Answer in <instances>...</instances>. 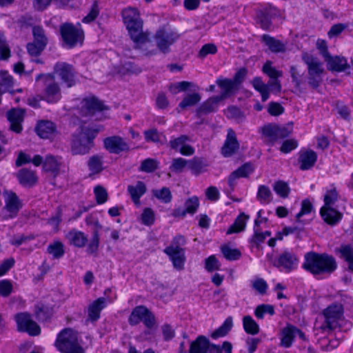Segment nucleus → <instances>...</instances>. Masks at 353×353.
<instances>
[{"mask_svg": "<svg viewBox=\"0 0 353 353\" xmlns=\"http://www.w3.org/2000/svg\"><path fill=\"white\" fill-rule=\"evenodd\" d=\"M335 259L327 254L310 252L305 255L303 268L314 275L330 274L336 269Z\"/></svg>", "mask_w": 353, "mask_h": 353, "instance_id": "1", "label": "nucleus"}, {"mask_svg": "<svg viewBox=\"0 0 353 353\" xmlns=\"http://www.w3.org/2000/svg\"><path fill=\"white\" fill-rule=\"evenodd\" d=\"M97 133V130L80 125L77 132L72 135L71 152L72 154H88L94 146L93 140Z\"/></svg>", "mask_w": 353, "mask_h": 353, "instance_id": "2", "label": "nucleus"}, {"mask_svg": "<svg viewBox=\"0 0 353 353\" xmlns=\"http://www.w3.org/2000/svg\"><path fill=\"white\" fill-rule=\"evenodd\" d=\"M186 243L185 237L182 235H177L171 241L169 246L166 247L164 252L169 256L174 268L176 270L184 269L186 257L183 246Z\"/></svg>", "mask_w": 353, "mask_h": 353, "instance_id": "3", "label": "nucleus"}, {"mask_svg": "<svg viewBox=\"0 0 353 353\" xmlns=\"http://www.w3.org/2000/svg\"><path fill=\"white\" fill-rule=\"evenodd\" d=\"M302 60L307 66V83L313 89L318 88L322 83V75L324 73L323 63L317 57L304 52L302 53Z\"/></svg>", "mask_w": 353, "mask_h": 353, "instance_id": "4", "label": "nucleus"}, {"mask_svg": "<svg viewBox=\"0 0 353 353\" xmlns=\"http://www.w3.org/2000/svg\"><path fill=\"white\" fill-rule=\"evenodd\" d=\"M58 350L63 353H84L80 345L78 334L72 329L63 330L58 336L55 343Z\"/></svg>", "mask_w": 353, "mask_h": 353, "instance_id": "5", "label": "nucleus"}, {"mask_svg": "<svg viewBox=\"0 0 353 353\" xmlns=\"http://www.w3.org/2000/svg\"><path fill=\"white\" fill-rule=\"evenodd\" d=\"M37 81H42L44 87L43 96L44 101L48 103H56L61 99V88L56 81L54 74H39L36 77Z\"/></svg>", "mask_w": 353, "mask_h": 353, "instance_id": "6", "label": "nucleus"}, {"mask_svg": "<svg viewBox=\"0 0 353 353\" xmlns=\"http://www.w3.org/2000/svg\"><path fill=\"white\" fill-rule=\"evenodd\" d=\"M260 132L268 142L274 144L278 140L290 136L292 132V124L279 125L274 123H269L263 126L260 129Z\"/></svg>", "mask_w": 353, "mask_h": 353, "instance_id": "7", "label": "nucleus"}, {"mask_svg": "<svg viewBox=\"0 0 353 353\" xmlns=\"http://www.w3.org/2000/svg\"><path fill=\"white\" fill-rule=\"evenodd\" d=\"M128 322L132 326L143 322L148 330H152L157 325L155 316L144 305L137 306L132 310L129 316Z\"/></svg>", "mask_w": 353, "mask_h": 353, "instance_id": "8", "label": "nucleus"}, {"mask_svg": "<svg viewBox=\"0 0 353 353\" xmlns=\"http://www.w3.org/2000/svg\"><path fill=\"white\" fill-rule=\"evenodd\" d=\"M123 22L126 26L130 37L143 32V21L137 8L129 7L122 11Z\"/></svg>", "mask_w": 353, "mask_h": 353, "instance_id": "9", "label": "nucleus"}, {"mask_svg": "<svg viewBox=\"0 0 353 353\" xmlns=\"http://www.w3.org/2000/svg\"><path fill=\"white\" fill-rule=\"evenodd\" d=\"M180 37V34L172 30L159 29L154 35L157 46L160 52L168 54L170 52V46Z\"/></svg>", "mask_w": 353, "mask_h": 353, "instance_id": "10", "label": "nucleus"}, {"mask_svg": "<svg viewBox=\"0 0 353 353\" xmlns=\"http://www.w3.org/2000/svg\"><path fill=\"white\" fill-rule=\"evenodd\" d=\"M272 263L281 271L288 273L298 268L299 257L292 251L285 250L274 259Z\"/></svg>", "mask_w": 353, "mask_h": 353, "instance_id": "11", "label": "nucleus"}, {"mask_svg": "<svg viewBox=\"0 0 353 353\" xmlns=\"http://www.w3.org/2000/svg\"><path fill=\"white\" fill-rule=\"evenodd\" d=\"M343 310L341 304H332L323 311L325 321L321 326L322 330H332L339 325L338 321L343 316Z\"/></svg>", "mask_w": 353, "mask_h": 353, "instance_id": "12", "label": "nucleus"}, {"mask_svg": "<svg viewBox=\"0 0 353 353\" xmlns=\"http://www.w3.org/2000/svg\"><path fill=\"white\" fill-rule=\"evenodd\" d=\"M60 31L64 44L68 48H73L77 43L83 41V32L72 23H64L61 26Z\"/></svg>", "mask_w": 353, "mask_h": 353, "instance_id": "13", "label": "nucleus"}, {"mask_svg": "<svg viewBox=\"0 0 353 353\" xmlns=\"http://www.w3.org/2000/svg\"><path fill=\"white\" fill-rule=\"evenodd\" d=\"M58 75L68 88L74 86L76 83V72L72 65L65 62H58L54 66V74Z\"/></svg>", "mask_w": 353, "mask_h": 353, "instance_id": "14", "label": "nucleus"}, {"mask_svg": "<svg viewBox=\"0 0 353 353\" xmlns=\"http://www.w3.org/2000/svg\"><path fill=\"white\" fill-rule=\"evenodd\" d=\"M15 319L19 331L28 332L31 336H37L40 334V327L32 319L29 314L26 312L17 314Z\"/></svg>", "mask_w": 353, "mask_h": 353, "instance_id": "15", "label": "nucleus"}, {"mask_svg": "<svg viewBox=\"0 0 353 353\" xmlns=\"http://www.w3.org/2000/svg\"><path fill=\"white\" fill-rule=\"evenodd\" d=\"M147 32H143L131 39L134 43V48L139 50L143 55L151 57L157 54V50L154 48L152 42L150 41Z\"/></svg>", "mask_w": 353, "mask_h": 353, "instance_id": "16", "label": "nucleus"}, {"mask_svg": "<svg viewBox=\"0 0 353 353\" xmlns=\"http://www.w3.org/2000/svg\"><path fill=\"white\" fill-rule=\"evenodd\" d=\"M103 143L105 149L113 154H119L121 152L128 151L130 148L123 139L119 136L107 137L104 139Z\"/></svg>", "mask_w": 353, "mask_h": 353, "instance_id": "17", "label": "nucleus"}, {"mask_svg": "<svg viewBox=\"0 0 353 353\" xmlns=\"http://www.w3.org/2000/svg\"><path fill=\"white\" fill-rule=\"evenodd\" d=\"M25 110L21 108H12L7 112L8 120L10 123V129L20 133L22 131V122L24 119Z\"/></svg>", "mask_w": 353, "mask_h": 353, "instance_id": "18", "label": "nucleus"}, {"mask_svg": "<svg viewBox=\"0 0 353 353\" xmlns=\"http://www.w3.org/2000/svg\"><path fill=\"white\" fill-rule=\"evenodd\" d=\"M239 148L235 132L232 129L228 130L226 140L221 150L222 154L228 157L234 154Z\"/></svg>", "mask_w": 353, "mask_h": 353, "instance_id": "19", "label": "nucleus"}, {"mask_svg": "<svg viewBox=\"0 0 353 353\" xmlns=\"http://www.w3.org/2000/svg\"><path fill=\"white\" fill-rule=\"evenodd\" d=\"M35 131L41 138L50 139L56 134L57 127L50 121L41 120L37 123Z\"/></svg>", "mask_w": 353, "mask_h": 353, "instance_id": "20", "label": "nucleus"}, {"mask_svg": "<svg viewBox=\"0 0 353 353\" xmlns=\"http://www.w3.org/2000/svg\"><path fill=\"white\" fill-rule=\"evenodd\" d=\"M82 103V108L85 110V115H93L97 112L108 110V108L96 97L85 99Z\"/></svg>", "mask_w": 353, "mask_h": 353, "instance_id": "21", "label": "nucleus"}, {"mask_svg": "<svg viewBox=\"0 0 353 353\" xmlns=\"http://www.w3.org/2000/svg\"><path fill=\"white\" fill-rule=\"evenodd\" d=\"M212 345L208 338L201 335L191 343L189 353H210Z\"/></svg>", "mask_w": 353, "mask_h": 353, "instance_id": "22", "label": "nucleus"}, {"mask_svg": "<svg viewBox=\"0 0 353 353\" xmlns=\"http://www.w3.org/2000/svg\"><path fill=\"white\" fill-rule=\"evenodd\" d=\"M21 208V205L17 194L14 192L8 193L6 199L4 210L10 214L6 215V218L8 219L16 216Z\"/></svg>", "mask_w": 353, "mask_h": 353, "instance_id": "23", "label": "nucleus"}, {"mask_svg": "<svg viewBox=\"0 0 353 353\" xmlns=\"http://www.w3.org/2000/svg\"><path fill=\"white\" fill-rule=\"evenodd\" d=\"M317 160L316 153L312 150H302L299 153L300 169L306 170L312 168Z\"/></svg>", "mask_w": 353, "mask_h": 353, "instance_id": "24", "label": "nucleus"}, {"mask_svg": "<svg viewBox=\"0 0 353 353\" xmlns=\"http://www.w3.org/2000/svg\"><path fill=\"white\" fill-rule=\"evenodd\" d=\"M216 83L222 90L221 95L217 96L221 101L235 93L239 89L235 83L230 79L219 78Z\"/></svg>", "mask_w": 353, "mask_h": 353, "instance_id": "25", "label": "nucleus"}, {"mask_svg": "<svg viewBox=\"0 0 353 353\" xmlns=\"http://www.w3.org/2000/svg\"><path fill=\"white\" fill-rule=\"evenodd\" d=\"M325 61L327 63L328 70L332 71L344 72L350 68L346 59L343 57L330 55Z\"/></svg>", "mask_w": 353, "mask_h": 353, "instance_id": "26", "label": "nucleus"}, {"mask_svg": "<svg viewBox=\"0 0 353 353\" xmlns=\"http://www.w3.org/2000/svg\"><path fill=\"white\" fill-rule=\"evenodd\" d=\"M147 188L144 182L139 181L134 185L128 186V192L136 205H140V198L146 192Z\"/></svg>", "mask_w": 353, "mask_h": 353, "instance_id": "27", "label": "nucleus"}, {"mask_svg": "<svg viewBox=\"0 0 353 353\" xmlns=\"http://www.w3.org/2000/svg\"><path fill=\"white\" fill-rule=\"evenodd\" d=\"M320 214L324 221L330 225H334L342 218V214L332 207L323 206Z\"/></svg>", "mask_w": 353, "mask_h": 353, "instance_id": "28", "label": "nucleus"}, {"mask_svg": "<svg viewBox=\"0 0 353 353\" xmlns=\"http://www.w3.org/2000/svg\"><path fill=\"white\" fill-rule=\"evenodd\" d=\"M278 14V10L275 8H266L260 11L258 18L261 26L264 30H269L271 27V20Z\"/></svg>", "mask_w": 353, "mask_h": 353, "instance_id": "29", "label": "nucleus"}, {"mask_svg": "<svg viewBox=\"0 0 353 353\" xmlns=\"http://www.w3.org/2000/svg\"><path fill=\"white\" fill-rule=\"evenodd\" d=\"M221 101V100L217 96L209 98L197 108V117H201L204 114L216 112L218 108V104Z\"/></svg>", "mask_w": 353, "mask_h": 353, "instance_id": "30", "label": "nucleus"}, {"mask_svg": "<svg viewBox=\"0 0 353 353\" xmlns=\"http://www.w3.org/2000/svg\"><path fill=\"white\" fill-rule=\"evenodd\" d=\"M17 177L21 185L26 187H32L37 182V176L35 172L26 168L20 170Z\"/></svg>", "mask_w": 353, "mask_h": 353, "instance_id": "31", "label": "nucleus"}, {"mask_svg": "<svg viewBox=\"0 0 353 353\" xmlns=\"http://www.w3.org/2000/svg\"><path fill=\"white\" fill-rule=\"evenodd\" d=\"M254 171V167L251 163H245L235 171L232 172L229 176L228 183L233 188L235 185L236 179L241 177H247Z\"/></svg>", "mask_w": 353, "mask_h": 353, "instance_id": "32", "label": "nucleus"}, {"mask_svg": "<svg viewBox=\"0 0 353 353\" xmlns=\"http://www.w3.org/2000/svg\"><path fill=\"white\" fill-rule=\"evenodd\" d=\"M105 306V299L101 297L94 301L88 307V316L91 321H95L100 317L101 311Z\"/></svg>", "mask_w": 353, "mask_h": 353, "instance_id": "33", "label": "nucleus"}, {"mask_svg": "<svg viewBox=\"0 0 353 353\" xmlns=\"http://www.w3.org/2000/svg\"><path fill=\"white\" fill-rule=\"evenodd\" d=\"M67 239L70 244L77 248H83L88 242L87 236L81 231L71 230L67 234Z\"/></svg>", "mask_w": 353, "mask_h": 353, "instance_id": "34", "label": "nucleus"}, {"mask_svg": "<svg viewBox=\"0 0 353 353\" xmlns=\"http://www.w3.org/2000/svg\"><path fill=\"white\" fill-rule=\"evenodd\" d=\"M262 40L273 52H283L285 50V44L268 34H264Z\"/></svg>", "mask_w": 353, "mask_h": 353, "instance_id": "35", "label": "nucleus"}, {"mask_svg": "<svg viewBox=\"0 0 353 353\" xmlns=\"http://www.w3.org/2000/svg\"><path fill=\"white\" fill-rule=\"evenodd\" d=\"M207 166L208 164L203 159L194 157L192 159L189 160L188 168L190 170L193 174L199 175L205 171Z\"/></svg>", "mask_w": 353, "mask_h": 353, "instance_id": "36", "label": "nucleus"}, {"mask_svg": "<svg viewBox=\"0 0 353 353\" xmlns=\"http://www.w3.org/2000/svg\"><path fill=\"white\" fill-rule=\"evenodd\" d=\"M103 157L99 154L92 156L88 161V168L94 174H99L103 170Z\"/></svg>", "mask_w": 353, "mask_h": 353, "instance_id": "37", "label": "nucleus"}, {"mask_svg": "<svg viewBox=\"0 0 353 353\" xmlns=\"http://www.w3.org/2000/svg\"><path fill=\"white\" fill-rule=\"evenodd\" d=\"M249 216L244 213H241L235 220L234 223L229 228L227 231L228 234L238 233L244 230L246 221Z\"/></svg>", "mask_w": 353, "mask_h": 353, "instance_id": "38", "label": "nucleus"}, {"mask_svg": "<svg viewBox=\"0 0 353 353\" xmlns=\"http://www.w3.org/2000/svg\"><path fill=\"white\" fill-rule=\"evenodd\" d=\"M254 89L261 94L262 101H266L269 99L268 85L264 83L261 77H254L252 81Z\"/></svg>", "mask_w": 353, "mask_h": 353, "instance_id": "39", "label": "nucleus"}, {"mask_svg": "<svg viewBox=\"0 0 353 353\" xmlns=\"http://www.w3.org/2000/svg\"><path fill=\"white\" fill-rule=\"evenodd\" d=\"M256 199L261 203L268 204L272 201V193L269 187L265 185L259 186Z\"/></svg>", "mask_w": 353, "mask_h": 353, "instance_id": "40", "label": "nucleus"}, {"mask_svg": "<svg viewBox=\"0 0 353 353\" xmlns=\"http://www.w3.org/2000/svg\"><path fill=\"white\" fill-rule=\"evenodd\" d=\"M295 326L289 325L283 330L281 345L285 347L291 346L292 341L296 336L294 334Z\"/></svg>", "mask_w": 353, "mask_h": 353, "instance_id": "41", "label": "nucleus"}, {"mask_svg": "<svg viewBox=\"0 0 353 353\" xmlns=\"http://www.w3.org/2000/svg\"><path fill=\"white\" fill-rule=\"evenodd\" d=\"M245 331L250 334L255 335L259 332V326L250 316H245L243 319Z\"/></svg>", "mask_w": 353, "mask_h": 353, "instance_id": "42", "label": "nucleus"}, {"mask_svg": "<svg viewBox=\"0 0 353 353\" xmlns=\"http://www.w3.org/2000/svg\"><path fill=\"white\" fill-rule=\"evenodd\" d=\"M43 169L46 172H51L55 175L58 174L60 168V163L53 156H47L43 165Z\"/></svg>", "mask_w": 353, "mask_h": 353, "instance_id": "43", "label": "nucleus"}, {"mask_svg": "<svg viewBox=\"0 0 353 353\" xmlns=\"http://www.w3.org/2000/svg\"><path fill=\"white\" fill-rule=\"evenodd\" d=\"M32 34L34 41L41 44L42 46H46L48 43V37L43 28L39 26H35L32 28Z\"/></svg>", "mask_w": 353, "mask_h": 353, "instance_id": "44", "label": "nucleus"}, {"mask_svg": "<svg viewBox=\"0 0 353 353\" xmlns=\"http://www.w3.org/2000/svg\"><path fill=\"white\" fill-rule=\"evenodd\" d=\"M224 257L228 261H236L241 256V252L238 249H232L228 245H223L221 248Z\"/></svg>", "mask_w": 353, "mask_h": 353, "instance_id": "45", "label": "nucleus"}, {"mask_svg": "<svg viewBox=\"0 0 353 353\" xmlns=\"http://www.w3.org/2000/svg\"><path fill=\"white\" fill-rule=\"evenodd\" d=\"M232 327V319L228 317L225 319L223 325L216 330L211 335L213 339L225 336Z\"/></svg>", "mask_w": 353, "mask_h": 353, "instance_id": "46", "label": "nucleus"}, {"mask_svg": "<svg viewBox=\"0 0 353 353\" xmlns=\"http://www.w3.org/2000/svg\"><path fill=\"white\" fill-rule=\"evenodd\" d=\"M152 194L165 203H170L172 199L171 192L167 187H163L161 190H153Z\"/></svg>", "mask_w": 353, "mask_h": 353, "instance_id": "47", "label": "nucleus"}, {"mask_svg": "<svg viewBox=\"0 0 353 353\" xmlns=\"http://www.w3.org/2000/svg\"><path fill=\"white\" fill-rule=\"evenodd\" d=\"M48 252L55 259H59L64 254L63 245L59 241L54 242L48 247Z\"/></svg>", "mask_w": 353, "mask_h": 353, "instance_id": "48", "label": "nucleus"}, {"mask_svg": "<svg viewBox=\"0 0 353 353\" xmlns=\"http://www.w3.org/2000/svg\"><path fill=\"white\" fill-rule=\"evenodd\" d=\"M273 189L282 198L288 197L290 191L288 184L283 181H276L273 185Z\"/></svg>", "mask_w": 353, "mask_h": 353, "instance_id": "49", "label": "nucleus"}, {"mask_svg": "<svg viewBox=\"0 0 353 353\" xmlns=\"http://www.w3.org/2000/svg\"><path fill=\"white\" fill-rule=\"evenodd\" d=\"M265 314L273 315L274 314V306L268 304H261L256 307L254 314L258 319H263Z\"/></svg>", "mask_w": 353, "mask_h": 353, "instance_id": "50", "label": "nucleus"}, {"mask_svg": "<svg viewBox=\"0 0 353 353\" xmlns=\"http://www.w3.org/2000/svg\"><path fill=\"white\" fill-rule=\"evenodd\" d=\"M201 100V96L198 93H193L188 94L180 103L179 107L182 109L186 108L190 106L194 105Z\"/></svg>", "mask_w": 353, "mask_h": 353, "instance_id": "51", "label": "nucleus"}, {"mask_svg": "<svg viewBox=\"0 0 353 353\" xmlns=\"http://www.w3.org/2000/svg\"><path fill=\"white\" fill-rule=\"evenodd\" d=\"M188 161L183 158L174 159L170 169L174 172H182L186 167L188 168Z\"/></svg>", "mask_w": 353, "mask_h": 353, "instance_id": "52", "label": "nucleus"}, {"mask_svg": "<svg viewBox=\"0 0 353 353\" xmlns=\"http://www.w3.org/2000/svg\"><path fill=\"white\" fill-rule=\"evenodd\" d=\"M158 168V162L153 159H146L141 162L139 170L145 172H152Z\"/></svg>", "mask_w": 353, "mask_h": 353, "instance_id": "53", "label": "nucleus"}, {"mask_svg": "<svg viewBox=\"0 0 353 353\" xmlns=\"http://www.w3.org/2000/svg\"><path fill=\"white\" fill-rule=\"evenodd\" d=\"M99 245V234L98 230L94 232L93 236L88 245L87 252L90 254H97Z\"/></svg>", "mask_w": 353, "mask_h": 353, "instance_id": "54", "label": "nucleus"}, {"mask_svg": "<svg viewBox=\"0 0 353 353\" xmlns=\"http://www.w3.org/2000/svg\"><path fill=\"white\" fill-rule=\"evenodd\" d=\"M312 205L309 200H303L301 203V211L296 216V222L304 225L305 223L301 220V217L305 214H310L312 212Z\"/></svg>", "mask_w": 353, "mask_h": 353, "instance_id": "55", "label": "nucleus"}, {"mask_svg": "<svg viewBox=\"0 0 353 353\" xmlns=\"http://www.w3.org/2000/svg\"><path fill=\"white\" fill-rule=\"evenodd\" d=\"M261 223V221H259V219H256L254 221V234L251 239V242L259 245L261 243H263L265 238L264 237V234L263 232L260 231L259 229V225Z\"/></svg>", "mask_w": 353, "mask_h": 353, "instance_id": "56", "label": "nucleus"}, {"mask_svg": "<svg viewBox=\"0 0 353 353\" xmlns=\"http://www.w3.org/2000/svg\"><path fill=\"white\" fill-rule=\"evenodd\" d=\"M52 314V309L46 306H41L36 311L37 317L40 321H47L51 318Z\"/></svg>", "mask_w": 353, "mask_h": 353, "instance_id": "57", "label": "nucleus"}, {"mask_svg": "<svg viewBox=\"0 0 353 353\" xmlns=\"http://www.w3.org/2000/svg\"><path fill=\"white\" fill-rule=\"evenodd\" d=\"M263 72L270 79H278L283 74L281 71L277 70L275 68L272 67L271 62L270 61H268L264 64L263 67Z\"/></svg>", "mask_w": 353, "mask_h": 353, "instance_id": "58", "label": "nucleus"}, {"mask_svg": "<svg viewBox=\"0 0 353 353\" xmlns=\"http://www.w3.org/2000/svg\"><path fill=\"white\" fill-rule=\"evenodd\" d=\"M99 14V2L97 0H95L93 4L92 5V8L90 12L83 19L82 21L86 23H90L97 17Z\"/></svg>", "mask_w": 353, "mask_h": 353, "instance_id": "59", "label": "nucleus"}, {"mask_svg": "<svg viewBox=\"0 0 353 353\" xmlns=\"http://www.w3.org/2000/svg\"><path fill=\"white\" fill-rule=\"evenodd\" d=\"M94 194L98 204H102L108 200V192L101 185H97L94 188Z\"/></svg>", "mask_w": 353, "mask_h": 353, "instance_id": "60", "label": "nucleus"}, {"mask_svg": "<svg viewBox=\"0 0 353 353\" xmlns=\"http://www.w3.org/2000/svg\"><path fill=\"white\" fill-rule=\"evenodd\" d=\"M145 139L148 142H154L158 143L160 142L161 137L162 134H161L157 129H150L144 132Z\"/></svg>", "mask_w": 353, "mask_h": 353, "instance_id": "61", "label": "nucleus"}, {"mask_svg": "<svg viewBox=\"0 0 353 353\" xmlns=\"http://www.w3.org/2000/svg\"><path fill=\"white\" fill-rule=\"evenodd\" d=\"M189 140L190 138L187 135H181L180 137L171 140L170 141V146L172 149L178 150Z\"/></svg>", "mask_w": 353, "mask_h": 353, "instance_id": "62", "label": "nucleus"}, {"mask_svg": "<svg viewBox=\"0 0 353 353\" xmlns=\"http://www.w3.org/2000/svg\"><path fill=\"white\" fill-rule=\"evenodd\" d=\"M141 220L146 225H152L154 221V211L150 208H145L141 214Z\"/></svg>", "mask_w": 353, "mask_h": 353, "instance_id": "63", "label": "nucleus"}, {"mask_svg": "<svg viewBox=\"0 0 353 353\" xmlns=\"http://www.w3.org/2000/svg\"><path fill=\"white\" fill-rule=\"evenodd\" d=\"M211 347L210 353H232V344L228 341H225L221 347L214 344Z\"/></svg>", "mask_w": 353, "mask_h": 353, "instance_id": "64", "label": "nucleus"}]
</instances>
